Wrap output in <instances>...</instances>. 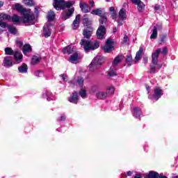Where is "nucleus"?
<instances>
[{
	"label": "nucleus",
	"instance_id": "37998d69",
	"mask_svg": "<svg viewBox=\"0 0 178 178\" xmlns=\"http://www.w3.org/2000/svg\"><path fill=\"white\" fill-rule=\"evenodd\" d=\"M108 76L110 77H113L116 76V72H115L113 70H111L110 72H108Z\"/></svg>",
	"mask_w": 178,
	"mask_h": 178
},
{
	"label": "nucleus",
	"instance_id": "f3484780",
	"mask_svg": "<svg viewBox=\"0 0 178 178\" xmlns=\"http://www.w3.org/2000/svg\"><path fill=\"white\" fill-rule=\"evenodd\" d=\"M51 34H52V31L49 29V26H43V36L48 38V37H51Z\"/></svg>",
	"mask_w": 178,
	"mask_h": 178
},
{
	"label": "nucleus",
	"instance_id": "423d86ee",
	"mask_svg": "<svg viewBox=\"0 0 178 178\" xmlns=\"http://www.w3.org/2000/svg\"><path fill=\"white\" fill-rule=\"evenodd\" d=\"M162 95H163V90L161 89L159 87H156L154 88V95H149L148 98L149 99H152V98H154L156 101H158Z\"/></svg>",
	"mask_w": 178,
	"mask_h": 178
},
{
	"label": "nucleus",
	"instance_id": "c756f323",
	"mask_svg": "<svg viewBox=\"0 0 178 178\" xmlns=\"http://www.w3.org/2000/svg\"><path fill=\"white\" fill-rule=\"evenodd\" d=\"M23 54H27L31 52V46L30 44H24L22 47Z\"/></svg>",
	"mask_w": 178,
	"mask_h": 178
},
{
	"label": "nucleus",
	"instance_id": "c9c22d12",
	"mask_svg": "<svg viewBox=\"0 0 178 178\" xmlns=\"http://www.w3.org/2000/svg\"><path fill=\"white\" fill-rule=\"evenodd\" d=\"M25 5H27V6H34L35 3L34 0H23Z\"/></svg>",
	"mask_w": 178,
	"mask_h": 178
},
{
	"label": "nucleus",
	"instance_id": "4be33fe9",
	"mask_svg": "<svg viewBox=\"0 0 178 178\" xmlns=\"http://www.w3.org/2000/svg\"><path fill=\"white\" fill-rule=\"evenodd\" d=\"M27 70H29V67L26 63H22V65L18 67V72L19 73H27Z\"/></svg>",
	"mask_w": 178,
	"mask_h": 178
},
{
	"label": "nucleus",
	"instance_id": "c03bdc74",
	"mask_svg": "<svg viewBox=\"0 0 178 178\" xmlns=\"http://www.w3.org/2000/svg\"><path fill=\"white\" fill-rule=\"evenodd\" d=\"M111 15L113 20H115V19L118 18V14L116 13V11H113V13H111Z\"/></svg>",
	"mask_w": 178,
	"mask_h": 178
},
{
	"label": "nucleus",
	"instance_id": "5fc2aeb1",
	"mask_svg": "<svg viewBox=\"0 0 178 178\" xmlns=\"http://www.w3.org/2000/svg\"><path fill=\"white\" fill-rule=\"evenodd\" d=\"M156 66H157V69H159V70H161V69H162V64H157L155 65Z\"/></svg>",
	"mask_w": 178,
	"mask_h": 178
},
{
	"label": "nucleus",
	"instance_id": "de8ad7c7",
	"mask_svg": "<svg viewBox=\"0 0 178 178\" xmlns=\"http://www.w3.org/2000/svg\"><path fill=\"white\" fill-rule=\"evenodd\" d=\"M16 44L17 45H19V48H22V47H23V42L22 40H17Z\"/></svg>",
	"mask_w": 178,
	"mask_h": 178
},
{
	"label": "nucleus",
	"instance_id": "0eeeda50",
	"mask_svg": "<svg viewBox=\"0 0 178 178\" xmlns=\"http://www.w3.org/2000/svg\"><path fill=\"white\" fill-rule=\"evenodd\" d=\"M144 178H168L163 174H159L156 171L150 170L148 173L144 175Z\"/></svg>",
	"mask_w": 178,
	"mask_h": 178
},
{
	"label": "nucleus",
	"instance_id": "ddd939ff",
	"mask_svg": "<svg viewBox=\"0 0 178 178\" xmlns=\"http://www.w3.org/2000/svg\"><path fill=\"white\" fill-rule=\"evenodd\" d=\"M105 62V57H102L101 56H97L93 58L92 63L96 65L97 66L102 65V63Z\"/></svg>",
	"mask_w": 178,
	"mask_h": 178
},
{
	"label": "nucleus",
	"instance_id": "473e14b6",
	"mask_svg": "<svg viewBox=\"0 0 178 178\" xmlns=\"http://www.w3.org/2000/svg\"><path fill=\"white\" fill-rule=\"evenodd\" d=\"M11 22H13V23H19V22H20V17H18L17 15L14 14L13 15V17H11Z\"/></svg>",
	"mask_w": 178,
	"mask_h": 178
},
{
	"label": "nucleus",
	"instance_id": "13d9d810",
	"mask_svg": "<svg viewBox=\"0 0 178 178\" xmlns=\"http://www.w3.org/2000/svg\"><path fill=\"white\" fill-rule=\"evenodd\" d=\"M109 12H111V13H112L113 12H115V7H110L109 8Z\"/></svg>",
	"mask_w": 178,
	"mask_h": 178
},
{
	"label": "nucleus",
	"instance_id": "864d4df0",
	"mask_svg": "<svg viewBox=\"0 0 178 178\" xmlns=\"http://www.w3.org/2000/svg\"><path fill=\"white\" fill-rule=\"evenodd\" d=\"M40 73H42L41 71H36V72H35V76H36L37 77H40Z\"/></svg>",
	"mask_w": 178,
	"mask_h": 178
},
{
	"label": "nucleus",
	"instance_id": "774afa93",
	"mask_svg": "<svg viewBox=\"0 0 178 178\" xmlns=\"http://www.w3.org/2000/svg\"><path fill=\"white\" fill-rule=\"evenodd\" d=\"M107 2H109V0H106Z\"/></svg>",
	"mask_w": 178,
	"mask_h": 178
},
{
	"label": "nucleus",
	"instance_id": "338daca9",
	"mask_svg": "<svg viewBox=\"0 0 178 178\" xmlns=\"http://www.w3.org/2000/svg\"><path fill=\"white\" fill-rule=\"evenodd\" d=\"M172 178H178V176H174Z\"/></svg>",
	"mask_w": 178,
	"mask_h": 178
},
{
	"label": "nucleus",
	"instance_id": "dca6fc26",
	"mask_svg": "<svg viewBox=\"0 0 178 178\" xmlns=\"http://www.w3.org/2000/svg\"><path fill=\"white\" fill-rule=\"evenodd\" d=\"M133 116L136 119H140L141 120V108L140 107H134Z\"/></svg>",
	"mask_w": 178,
	"mask_h": 178
},
{
	"label": "nucleus",
	"instance_id": "052dcab7",
	"mask_svg": "<svg viewBox=\"0 0 178 178\" xmlns=\"http://www.w3.org/2000/svg\"><path fill=\"white\" fill-rule=\"evenodd\" d=\"M131 175H133V172H131V171L127 172V176H131Z\"/></svg>",
	"mask_w": 178,
	"mask_h": 178
},
{
	"label": "nucleus",
	"instance_id": "b1692460",
	"mask_svg": "<svg viewBox=\"0 0 178 178\" xmlns=\"http://www.w3.org/2000/svg\"><path fill=\"white\" fill-rule=\"evenodd\" d=\"M41 62V57L37 56H33L32 57L31 61V65H33V66L40 63Z\"/></svg>",
	"mask_w": 178,
	"mask_h": 178
},
{
	"label": "nucleus",
	"instance_id": "39448f33",
	"mask_svg": "<svg viewBox=\"0 0 178 178\" xmlns=\"http://www.w3.org/2000/svg\"><path fill=\"white\" fill-rule=\"evenodd\" d=\"M102 49L105 54H111L112 51H115V42H113V40L111 38L107 39Z\"/></svg>",
	"mask_w": 178,
	"mask_h": 178
},
{
	"label": "nucleus",
	"instance_id": "58836bf2",
	"mask_svg": "<svg viewBox=\"0 0 178 178\" xmlns=\"http://www.w3.org/2000/svg\"><path fill=\"white\" fill-rule=\"evenodd\" d=\"M149 73H152L153 74L156 73V66L155 65H150Z\"/></svg>",
	"mask_w": 178,
	"mask_h": 178
},
{
	"label": "nucleus",
	"instance_id": "79ce46f5",
	"mask_svg": "<svg viewBox=\"0 0 178 178\" xmlns=\"http://www.w3.org/2000/svg\"><path fill=\"white\" fill-rule=\"evenodd\" d=\"M8 26H9L8 23L0 21V27L2 29H6V27H8Z\"/></svg>",
	"mask_w": 178,
	"mask_h": 178
},
{
	"label": "nucleus",
	"instance_id": "9d476101",
	"mask_svg": "<svg viewBox=\"0 0 178 178\" xmlns=\"http://www.w3.org/2000/svg\"><path fill=\"white\" fill-rule=\"evenodd\" d=\"M68 101L71 104H74L77 105L79 104V92L74 91L70 97H68Z\"/></svg>",
	"mask_w": 178,
	"mask_h": 178
},
{
	"label": "nucleus",
	"instance_id": "7ed1b4c3",
	"mask_svg": "<svg viewBox=\"0 0 178 178\" xmlns=\"http://www.w3.org/2000/svg\"><path fill=\"white\" fill-rule=\"evenodd\" d=\"M14 10H17V12H19V13L22 14V17L21 18V22L26 24V23H31L32 24H34V20H35V16L34 14H29L26 13L27 12V10L22 7V5L19 3H16L15 6L13 8Z\"/></svg>",
	"mask_w": 178,
	"mask_h": 178
},
{
	"label": "nucleus",
	"instance_id": "a878e982",
	"mask_svg": "<svg viewBox=\"0 0 178 178\" xmlns=\"http://www.w3.org/2000/svg\"><path fill=\"white\" fill-rule=\"evenodd\" d=\"M96 97L98 99H105L108 97V93L106 92H99L96 94Z\"/></svg>",
	"mask_w": 178,
	"mask_h": 178
},
{
	"label": "nucleus",
	"instance_id": "f257e3e1",
	"mask_svg": "<svg viewBox=\"0 0 178 178\" xmlns=\"http://www.w3.org/2000/svg\"><path fill=\"white\" fill-rule=\"evenodd\" d=\"M91 15L99 16V27L96 32L97 40H102L106 34V23L109 13L102 10V8H96L91 11Z\"/></svg>",
	"mask_w": 178,
	"mask_h": 178
},
{
	"label": "nucleus",
	"instance_id": "bb28decb",
	"mask_svg": "<svg viewBox=\"0 0 178 178\" xmlns=\"http://www.w3.org/2000/svg\"><path fill=\"white\" fill-rule=\"evenodd\" d=\"M73 48L70 45H68L63 49V54H67V55H70L71 54H73L74 52Z\"/></svg>",
	"mask_w": 178,
	"mask_h": 178
},
{
	"label": "nucleus",
	"instance_id": "a19ab883",
	"mask_svg": "<svg viewBox=\"0 0 178 178\" xmlns=\"http://www.w3.org/2000/svg\"><path fill=\"white\" fill-rule=\"evenodd\" d=\"M79 95L82 97L84 98L86 97H87V92H86V90L84 89H81L79 92Z\"/></svg>",
	"mask_w": 178,
	"mask_h": 178
},
{
	"label": "nucleus",
	"instance_id": "e433bc0d",
	"mask_svg": "<svg viewBox=\"0 0 178 178\" xmlns=\"http://www.w3.org/2000/svg\"><path fill=\"white\" fill-rule=\"evenodd\" d=\"M97 66L98 65L91 62V63L89 65V70L90 72H95V70H97Z\"/></svg>",
	"mask_w": 178,
	"mask_h": 178
},
{
	"label": "nucleus",
	"instance_id": "1a4fd4ad",
	"mask_svg": "<svg viewBox=\"0 0 178 178\" xmlns=\"http://www.w3.org/2000/svg\"><path fill=\"white\" fill-rule=\"evenodd\" d=\"M162 52L161 49H157L152 54V65H158V58H159V54Z\"/></svg>",
	"mask_w": 178,
	"mask_h": 178
},
{
	"label": "nucleus",
	"instance_id": "a211bd4d",
	"mask_svg": "<svg viewBox=\"0 0 178 178\" xmlns=\"http://www.w3.org/2000/svg\"><path fill=\"white\" fill-rule=\"evenodd\" d=\"M125 62L129 67L131 66V65H136V63H137V60H133V56L131 54L127 56Z\"/></svg>",
	"mask_w": 178,
	"mask_h": 178
},
{
	"label": "nucleus",
	"instance_id": "20e7f679",
	"mask_svg": "<svg viewBox=\"0 0 178 178\" xmlns=\"http://www.w3.org/2000/svg\"><path fill=\"white\" fill-rule=\"evenodd\" d=\"M53 6L56 10H65V8L72 9V6L76 3L75 1L54 0Z\"/></svg>",
	"mask_w": 178,
	"mask_h": 178
},
{
	"label": "nucleus",
	"instance_id": "72a5a7b5",
	"mask_svg": "<svg viewBox=\"0 0 178 178\" xmlns=\"http://www.w3.org/2000/svg\"><path fill=\"white\" fill-rule=\"evenodd\" d=\"M79 59V54L74 53L70 57V62H76Z\"/></svg>",
	"mask_w": 178,
	"mask_h": 178
},
{
	"label": "nucleus",
	"instance_id": "4468645a",
	"mask_svg": "<svg viewBox=\"0 0 178 178\" xmlns=\"http://www.w3.org/2000/svg\"><path fill=\"white\" fill-rule=\"evenodd\" d=\"M79 5L81 10H82V12H83V13H88V12L91 10V8H90L88 4L86 3L84 1H81Z\"/></svg>",
	"mask_w": 178,
	"mask_h": 178
},
{
	"label": "nucleus",
	"instance_id": "a18cd8bd",
	"mask_svg": "<svg viewBox=\"0 0 178 178\" xmlns=\"http://www.w3.org/2000/svg\"><path fill=\"white\" fill-rule=\"evenodd\" d=\"M161 52L163 54L164 56L165 55H168V47H164Z\"/></svg>",
	"mask_w": 178,
	"mask_h": 178
},
{
	"label": "nucleus",
	"instance_id": "ea45409f",
	"mask_svg": "<svg viewBox=\"0 0 178 178\" xmlns=\"http://www.w3.org/2000/svg\"><path fill=\"white\" fill-rule=\"evenodd\" d=\"M166 37H167L166 34H163L161 35L160 44H162V43L165 44V42H166Z\"/></svg>",
	"mask_w": 178,
	"mask_h": 178
},
{
	"label": "nucleus",
	"instance_id": "2eb2a0df",
	"mask_svg": "<svg viewBox=\"0 0 178 178\" xmlns=\"http://www.w3.org/2000/svg\"><path fill=\"white\" fill-rule=\"evenodd\" d=\"M83 24L86 27H91V24H92V22L90 20V18L88 17V15L86 14L83 16Z\"/></svg>",
	"mask_w": 178,
	"mask_h": 178
},
{
	"label": "nucleus",
	"instance_id": "680f3d73",
	"mask_svg": "<svg viewBox=\"0 0 178 178\" xmlns=\"http://www.w3.org/2000/svg\"><path fill=\"white\" fill-rule=\"evenodd\" d=\"M35 15H38V7H35Z\"/></svg>",
	"mask_w": 178,
	"mask_h": 178
},
{
	"label": "nucleus",
	"instance_id": "0e129e2a",
	"mask_svg": "<svg viewBox=\"0 0 178 178\" xmlns=\"http://www.w3.org/2000/svg\"><path fill=\"white\" fill-rule=\"evenodd\" d=\"M2 6H3V2L0 1V8H2Z\"/></svg>",
	"mask_w": 178,
	"mask_h": 178
},
{
	"label": "nucleus",
	"instance_id": "cd10ccee",
	"mask_svg": "<svg viewBox=\"0 0 178 178\" xmlns=\"http://www.w3.org/2000/svg\"><path fill=\"white\" fill-rule=\"evenodd\" d=\"M122 59H123V56H117L113 62V66H118L120 62H122Z\"/></svg>",
	"mask_w": 178,
	"mask_h": 178
},
{
	"label": "nucleus",
	"instance_id": "6e6552de",
	"mask_svg": "<svg viewBox=\"0 0 178 178\" xmlns=\"http://www.w3.org/2000/svg\"><path fill=\"white\" fill-rule=\"evenodd\" d=\"M74 13V8H68L65 10L62 14H61V19L62 20H67V19H70L72 17V15Z\"/></svg>",
	"mask_w": 178,
	"mask_h": 178
},
{
	"label": "nucleus",
	"instance_id": "412c9836",
	"mask_svg": "<svg viewBox=\"0 0 178 178\" xmlns=\"http://www.w3.org/2000/svg\"><path fill=\"white\" fill-rule=\"evenodd\" d=\"M4 67H12L13 66V63L10 60V57L6 56L3 60Z\"/></svg>",
	"mask_w": 178,
	"mask_h": 178
},
{
	"label": "nucleus",
	"instance_id": "603ef678",
	"mask_svg": "<svg viewBox=\"0 0 178 178\" xmlns=\"http://www.w3.org/2000/svg\"><path fill=\"white\" fill-rule=\"evenodd\" d=\"M161 9V6L156 4L154 6V10H159Z\"/></svg>",
	"mask_w": 178,
	"mask_h": 178
},
{
	"label": "nucleus",
	"instance_id": "393cba45",
	"mask_svg": "<svg viewBox=\"0 0 178 178\" xmlns=\"http://www.w3.org/2000/svg\"><path fill=\"white\" fill-rule=\"evenodd\" d=\"M127 18V15H126V10L122 8L119 12V19H120V20H125Z\"/></svg>",
	"mask_w": 178,
	"mask_h": 178
},
{
	"label": "nucleus",
	"instance_id": "7c9ffc66",
	"mask_svg": "<svg viewBox=\"0 0 178 178\" xmlns=\"http://www.w3.org/2000/svg\"><path fill=\"white\" fill-rule=\"evenodd\" d=\"M0 17L2 19V20H8V21L12 20V17L10 15L6 13H1Z\"/></svg>",
	"mask_w": 178,
	"mask_h": 178
},
{
	"label": "nucleus",
	"instance_id": "f03ea898",
	"mask_svg": "<svg viewBox=\"0 0 178 178\" xmlns=\"http://www.w3.org/2000/svg\"><path fill=\"white\" fill-rule=\"evenodd\" d=\"M92 26H88L87 29H83V39L81 40L80 45L83 47L85 52H90V51H95L99 48V42L88 40L91 38L93 31Z\"/></svg>",
	"mask_w": 178,
	"mask_h": 178
},
{
	"label": "nucleus",
	"instance_id": "e2e57ef3",
	"mask_svg": "<svg viewBox=\"0 0 178 178\" xmlns=\"http://www.w3.org/2000/svg\"><path fill=\"white\" fill-rule=\"evenodd\" d=\"M150 87H149V86H148V85H147L146 86V90H147V92H148V94H149V90H150Z\"/></svg>",
	"mask_w": 178,
	"mask_h": 178
},
{
	"label": "nucleus",
	"instance_id": "f704fd0d",
	"mask_svg": "<svg viewBox=\"0 0 178 178\" xmlns=\"http://www.w3.org/2000/svg\"><path fill=\"white\" fill-rule=\"evenodd\" d=\"M4 51L6 55H13L15 54V51L10 47H6Z\"/></svg>",
	"mask_w": 178,
	"mask_h": 178
},
{
	"label": "nucleus",
	"instance_id": "69168bd1",
	"mask_svg": "<svg viewBox=\"0 0 178 178\" xmlns=\"http://www.w3.org/2000/svg\"><path fill=\"white\" fill-rule=\"evenodd\" d=\"M117 30H118V29H116V28L115 27V28L113 29V33H116Z\"/></svg>",
	"mask_w": 178,
	"mask_h": 178
},
{
	"label": "nucleus",
	"instance_id": "6e6d98bb",
	"mask_svg": "<svg viewBox=\"0 0 178 178\" xmlns=\"http://www.w3.org/2000/svg\"><path fill=\"white\" fill-rule=\"evenodd\" d=\"M90 6H92V8H94L95 6V3L94 1H89Z\"/></svg>",
	"mask_w": 178,
	"mask_h": 178
},
{
	"label": "nucleus",
	"instance_id": "aec40b11",
	"mask_svg": "<svg viewBox=\"0 0 178 178\" xmlns=\"http://www.w3.org/2000/svg\"><path fill=\"white\" fill-rule=\"evenodd\" d=\"M13 55L17 62H22L23 60V54L19 50H16Z\"/></svg>",
	"mask_w": 178,
	"mask_h": 178
},
{
	"label": "nucleus",
	"instance_id": "c85d7f7f",
	"mask_svg": "<svg viewBox=\"0 0 178 178\" xmlns=\"http://www.w3.org/2000/svg\"><path fill=\"white\" fill-rule=\"evenodd\" d=\"M48 22H52L55 19V12L50 10L48 12V15L47 16Z\"/></svg>",
	"mask_w": 178,
	"mask_h": 178
},
{
	"label": "nucleus",
	"instance_id": "3c124183",
	"mask_svg": "<svg viewBox=\"0 0 178 178\" xmlns=\"http://www.w3.org/2000/svg\"><path fill=\"white\" fill-rule=\"evenodd\" d=\"M123 41H124V42H128V41H129V36L125 35L124 36Z\"/></svg>",
	"mask_w": 178,
	"mask_h": 178
},
{
	"label": "nucleus",
	"instance_id": "8fccbe9b",
	"mask_svg": "<svg viewBox=\"0 0 178 178\" xmlns=\"http://www.w3.org/2000/svg\"><path fill=\"white\" fill-rule=\"evenodd\" d=\"M65 120H66V117L64 115L61 116L60 118L58 120V122H65Z\"/></svg>",
	"mask_w": 178,
	"mask_h": 178
},
{
	"label": "nucleus",
	"instance_id": "49530a36",
	"mask_svg": "<svg viewBox=\"0 0 178 178\" xmlns=\"http://www.w3.org/2000/svg\"><path fill=\"white\" fill-rule=\"evenodd\" d=\"M76 83H78L79 86H82V84L84 83V80H83V78H79L77 79Z\"/></svg>",
	"mask_w": 178,
	"mask_h": 178
},
{
	"label": "nucleus",
	"instance_id": "9b49d317",
	"mask_svg": "<svg viewBox=\"0 0 178 178\" xmlns=\"http://www.w3.org/2000/svg\"><path fill=\"white\" fill-rule=\"evenodd\" d=\"M158 30L162 31V24H156V26H154L153 33L150 35L151 40H155L158 37Z\"/></svg>",
	"mask_w": 178,
	"mask_h": 178
},
{
	"label": "nucleus",
	"instance_id": "09e8293b",
	"mask_svg": "<svg viewBox=\"0 0 178 178\" xmlns=\"http://www.w3.org/2000/svg\"><path fill=\"white\" fill-rule=\"evenodd\" d=\"M92 92H95L96 91H98V86H92Z\"/></svg>",
	"mask_w": 178,
	"mask_h": 178
},
{
	"label": "nucleus",
	"instance_id": "4c0bfd02",
	"mask_svg": "<svg viewBox=\"0 0 178 178\" xmlns=\"http://www.w3.org/2000/svg\"><path fill=\"white\" fill-rule=\"evenodd\" d=\"M106 92L108 97H109V95H112V94H113V92H115V88H113V86L108 88V89L107 90V91Z\"/></svg>",
	"mask_w": 178,
	"mask_h": 178
},
{
	"label": "nucleus",
	"instance_id": "2f4dec72",
	"mask_svg": "<svg viewBox=\"0 0 178 178\" xmlns=\"http://www.w3.org/2000/svg\"><path fill=\"white\" fill-rule=\"evenodd\" d=\"M8 30L10 34H17V29L16 27L12 26V25H8Z\"/></svg>",
	"mask_w": 178,
	"mask_h": 178
},
{
	"label": "nucleus",
	"instance_id": "4d7b16f0",
	"mask_svg": "<svg viewBox=\"0 0 178 178\" xmlns=\"http://www.w3.org/2000/svg\"><path fill=\"white\" fill-rule=\"evenodd\" d=\"M143 63H148V57L143 58Z\"/></svg>",
	"mask_w": 178,
	"mask_h": 178
},
{
	"label": "nucleus",
	"instance_id": "6ab92c4d",
	"mask_svg": "<svg viewBox=\"0 0 178 178\" xmlns=\"http://www.w3.org/2000/svg\"><path fill=\"white\" fill-rule=\"evenodd\" d=\"M80 17H81V15H77L76 16L75 19L74 20V22L72 23V27H73L74 30L79 29V27L80 26Z\"/></svg>",
	"mask_w": 178,
	"mask_h": 178
},
{
	"label": "nucleus",
	"instance_id": "5701e85b",
	"mask_svg": "<svg viewBox=\"0 0 178 178\" xmlns=\"http://www.w3.org/2000/svg\"><path fill=\"white\" fill-rule=\"evenodd\" d=\"M143 52H144V48L140 46L139 48V50L136 52V54L135 56V60L138 61L141 59Z\"/></svg>",
	"mask_w": 178,
	"mask_h": 178
},
{
	"label": "nucleus",
	"instance_id": "bf43d9fd",
	"mask_svg": "<svg viewBox=\"0 0 178 178\" xmlns=\"http://www.w3.org/2000/svg\"><path fill=\"white\" fill-rule=\"evenodd\" d=\"M60 77H62L63 81H65L66 80V76H65L64 74H60Z\"/></svg>",
	"mask_w": 178,
	"mask_h": 178
},
{
	"label": "nucleus",
	"instance_id": "f8f14e48",
	"mask_svg": "<svg viewBox=\"0 0 178 178\" xmlns=\"http://www.w3.org/2000/svg\"><path fill=\"white\" fill-rule=\"evenodd\" d=\"M134 5L137 6V9L139 12H143L144 10L145 6L144 5V3L141 1V0H130Z\"/></svg>",
	"mask_w": 178,
	"mask_h": 178
}]
</instances>
